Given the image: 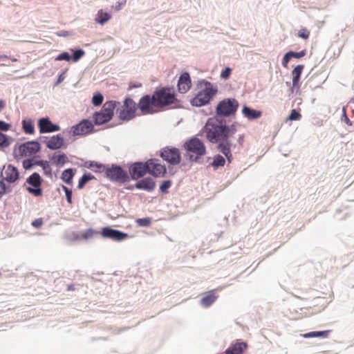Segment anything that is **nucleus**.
Listing matches in <instances>:
<instances>
[{
  "mask_svg": "<svg viewBox=\"0 0 354 354\" xmlns=\"http://www.w3.org/2000/svg\"><path fill=\"white\" fill-rule=\"evenodd\" d=\"M192 86V81L189 74L187 72L182 73L178 78V92L187 93Z\"/></svg>",
  "mask_w": 354,
  "mask_h": 354,
  "instance_id": "f3484780",
  "label": "nucleus"
},
{
  "mask_svg": "<svg viewBox=\"0 0 354 354\" xmlns=\"http://www.w3.org/2000/svg\"><path fill=\"white\" fill-rule=\"evenodd\" d=\"M231 71L232 69L230 68H225L223 71H222L221 73V77L224 80L228 79L230 76Z\"/></svg>",
  "mask_w": 354,
  "mask_h": 354,
  "instance_id": "49530a36",
  "label": "nucleus"
},
{
  "mask_svg": "<svg viewBox=\"0 0 354 354\" xmlns=\"http://www.w3.org/2000/svg\"><path fill=\"white\" fill-rule=\"evenodd\" d=\"M151 218H138L136 220V223L140 226H149L151 224Z\"/></svg>",
  "mask_w": 354,
  "mask_h": 354,
  "instance_id": "58836bf2",
  "label": "nucleus"
},
{
  "mask_svg": "<svg viewBox=\"0 0 354 354\" xmlns=\"http://www.w3.org/2000/svg\"><path fill=\"white\" fill-rule=\"evenodd\" d=\"M137 104L131 98H126L119 113V118L122 120H130L136 115Z\"/></svg>",
  "mask_w": 354,
  "mask_h": 354,
  "instance_id": "0eeeda50",
  "label": "nucleus"
},
{
  "mask_svg": "<svg viewBox=\"0 0 354 354\" xmlns=\"http://www.w3.org/2000/svg\"><path fill=\"white\" fill-rule=\"evenodd\" d=\"M201 84L205 85V88L191 100V104L195 106L207 104L217 93V88L210 82L203 80Z\"/></svg>",
  "mask_w": 354,
  "mask_h": 354,
  "instance_id": "f03ea898",
  "label": "nucleus"
},
{
  "mask_svg": "<svg viewBox=\"0 0 354 354\" xmlns=\"http://www.w3.org/2000/svg\"><path fill=\"white\" fill-rule=\"evenodd\" d=\"M330 333V330H324V331H313V332L303 334L302 336L304 338H310V337L326 338L328 337V335Z\"/></svg>",
  "mask_w": 354,
  "mask_h": 354,
  "instance_id": "c756f323",
  "label": "nucleus"
},
{
  "mask_svg": "<svg viewBox=\"0 0 354 354\" xmlns=\"http://www.w3.org/2000/svg\"><path fill=\"white\" fill-rule=\"evenodd\" d=\"M6 58H8V57L6 55L0 56V59H6Z\"/></svg>",
  "mask_w": 354,
  "mask_h": 354,
  "instance_id": "13d9d810",
  "label": "nucleus"
},
{
  "mask_svg": "<svg viewBox=\"0 0 354 354\" xmlns=\"http://www.w3.org/2000/svg\"><path fill=\"white\" fill-rule=\"evenodd\" d=\"M155 102L153 95L151 97L149 95H146L140 98L137 107L140 109L142 114H151L158 110Z\"/></svg>",
  "mask_w": 354,
  "mask_h": 354,
  "instance_id": "1a4fd4ad",
  "label": "nucleus"
},
{
  "mask_svg": "<svg viewBox=\"0 0 354 354\" xmlns=\"http://www.w3.org/2000/svg\"><path fill=\"white\" fill-rule=\"evenodd\" d=\"M13 62H16L17 61V59H12Z\"/></svg>",
  "mask_w": 354,
  "mask_h": 354,
  "instance_id": "bf43d9fd",
  "label": "nucleus"
},
{
  "mask_svg": "<svg viewBox=\"0 0 354 354\" xmlns=\"http://www.w3.org/2000/svg\"><path fill=\"white\" fill-rule=\"evenodd\" d=\"M310 30L307 28H301L298 31V36L302 39H308L310 36Z\"/></svg>",
  "mask_w": 354,
  "mask_h": 354,
  "instance_id": "a19ab883",
  "label": "nucleus"
},
{
  "mask_svg": "<svg viewBox=\"0 0 354 354\" xmlns=\"http://www.w3.org/2000/svg\"><path fill=\"white\" fill-rule=\"evenodd\" d=\"M225 158L221 155H217L214 157V161L212 163V165L214 168H217L218 167L223 166L225 165Z\"/></svg>",
  "mask_w": 354,
  "mask_h": 354,
  "instance_id": "c9c22d12",
  "label": "nucleus"
},
{
  "mask_svg": "<svg viewBox=\"0 0 354 354\" xmlns=\"http://www.w3.org/2000/svg\"><path fill=\"white\" fill-rule=\"evenodd\" d=\"M153 95L158 109L173 103L175 99L174 91L170 88H162L156 90Z\"/></svg>",
  "mask_w": 354,
  "mask_h": 354,
  "instance_id": "39448f33",
  "label": "nucleus"
},
{
  "mask_svg": "<svg viewBox=\"0 0 354 354\" xmlns=\"http://www.w3.org/2000/svg\"><path fill=\"white\" fill-rule=\"evenodd\" d=\"M40 149V145L38 142L31 141L21 145L15 153H18L20 156H32L38 152Z\"/></svg>",
  "mask_w": 354,
  "mask_h": 354,
  "instance_id": "9b49d317",
  "label": "nucleus"
},
{
  "mask_svg": "<svg viewBox=\"0 0 354 354\" xmlns=\"http://www.w3.org/2000/svg\"><path fill=\"white\" fill-rule=\"evenodd\" d=\"M111 16L109 13L106 12H104L103 10H100L95 18V21L97 24L100 25H104L106 24L110 19Z\"/></svg>",
  "mask_w": 354,
  "mask_h": 354,
  "instance_id": "cd10ccee",
  "label": "nucleus"
},
{
  "mask_svg": "<svg viewBox=\"0 0 354 354\" xmlns=\"http://www.w3.org/2000/svg\"><path fill=\"white\" fill-rule=\"evenodd\" d=\"M156 186L154 180L151 178H145L136 183V187L139 189H144L151 192L154 189Z\"/></svg>",
  "mask_w": 354,
  "mask_h": 354,
  "instance_id": "4be33fe9",
  "label": "nucleus"
},
{
  "mask_svg": "<svg viewBox=\"0 0 354 354\" xmlns=\"http://www.w3.org/2000/svg\"><path fill=\"white\" fill-rule=\"evenodd\" d=\"M10 192L9 187H7L3 180L0 181V196L6 192Z\"/></svg>",
  "mask_w": 354,
  "mask_h": 354,
  "instance_id": "de8ad7c7",
  "label": "nucleus"
},
{
  "mask_svg": "<svg viewBox=\"0 0 354 354\" xmlns=\"http://www.w3.org/2000/svg\"><path fill=\"white\" fill-rule=\"evenodd\" d=\"M238 106L239 102L235 99H225L217 105L216 113L221 116H229L236 111Z\"/></svg>",
  "mask_w": 354,
  "mask_h": 354,
  "instance_id": "423d86ee",
  "label": "nucleus"
},
{
  "mask_svg": "<svg viewBox=\"0 0 354 354\" xmlns=\"http://www.w3.org/2000/svg\"><path fill=\"white\" fill-rule=\"evenodd\" d=\"M104 97L102 94L96 93L92 98V102L95 106L100 105L103 102Z\"/></svg>",
  "mask_w": 354,
  "mask_h": 354,
  "instance_id": "4c0bfd02",
  "label": "nucleus"
},
{
  "mask_svg": "<svg viewBox=\"0 0 354 354\" xmlns=\"http://www.w3.org/2000/svg\"><path fill=\"white\" fill-rule=\"evenodd\" d=\"M161 157L165 160L166 161L174 164L176 162L177 160V150L174 149H168L165 148L161 152Z\"/></svg>",
  "mask_w": 354,
  "mask_h": 354,
  "instance_id": "b1692460",
  "label": "nucleus"
},
{
  "mask_svg": "<svg viewBox=\"0 0 354 354\" xmlns=\"http://www.w3.org/2000/svg\"><path fill=\"white\" fill-rule=\"evenodd\" d=\"M43 225V219L41 218H37L32 222V225L35 227L39 228Z\"/></svg>",
  "mask_w": 354,
  "mask_h": 354,
  "instance_id": "3c124183",
  "label": "nucleus"
},
{
  "mask_svg": "<svg viewBox=\"0 0 354 354\" xmlns=\"http://www.w3.org/2000/svg\"><path fill=\"white\" fill-rule=\"evenodd\" d=\"M4 102L3 100L0 99V109H3L4 107Z\"/></svg>",
  "mask_w": 354,
  "mask_h": 354,
  "instance_id": "4d7b16f0",
  "label": "nucleus"
},
{
  "mask_svg": "<svg viewBox=\"0 0 354 354\" xmlns=\"http://www.w3.org/2000/svg\"><path fill=\"white\" fill-rule=\"evenodd\" d=\"M88 168L92 169L95 172H106V168L102 164L97 163L96 162H91L88 166Z\"/></svg>",
  "mask_w": 354,
  "mask_h": 354,
  "instance_id": "2f4dec72",
  "label": "nucleus"
},
{
  "mask_svg": "<svg viewBox=\"0 0 354 354\" xmlns=\"http://www.w3.org/2000/svg\"><path fill=\"white\" fill-rule=\"evenodd\" d=\"M207 139L212 142H218V149L225 156L229 162H231L232 156L231 148L236 147V144L242 146L244 135L237 134L236 126H226L216 118H209L205 126Z\"/></svg>",
  "mask_w": 354,
  "mask_h": 354,
  "instance_id": "f257e3e1",
  "label": "nucleus"
},
{
  "mask_svg": "<svg viewBox=\"0 0 354 354\" xmlns=\"http://www.w3.org/2000/svg\"><path fill=\"white\" fill-rule=\"evenodd\" d=\"M40 133H51L60 130L59 126L51 122L48 118H42L38 120Z\"/></svg>",
  "mask_w": 354,
  "mask_h": 354,
  "instance_id": "dca6fc26",
  "label": "nucleus"
},
{
  "mask_svg": "<svg viewBox=\"0 0 354 354\" xmlns=\"http://www.w3.org/2000/svg\"><path fill=\"white\" fill-rule=\"evenodd\" d=\"M11 125L4 121L0 120V131H6L10 129Z\"/></svg>",
  "mask_w": 354,
  "mask_h": 354,
  "instance_id": "09e8293b",
  "label": "nucleus"
},
{
  "mask_svg": "<svg viewBox=\"0 0 354 354\" xmlns=\"http://www.w3.org/2000/svg\"><path fill=\"white\" fill-rule=\"evenodd\" d=\"M84 54H85V52L83 50H82V49L76 50L74 51L73 55L71 57V59H73V61L74 62H76L79 59H80L81 57L84 55Z\"/></svg>",
  "mask_w": 354,
  "mask_h": 354,
  "instance_id": "e433bc0d",
  "label": "nucleus"
},
{
  "mask_svg": "<svg viewBox=\"0 0 354 354\" xmlns=\"http://www.w3.org/2000/svg\"><path fill=\"white\" fill-rule=\"evenodd\" d=\"M218 298L216 290H212L203 293L201 299V304L204 307L210 306Z\"/></svg>",
  "mask_w": 354,
  "mask_h": 354,
  "instance_id": "6ab92c4d",
  "label": "nucleus"
},
{
  "mask_svg": "<svg viewBox=\"0 0 354 354\" xmlns=\"http://www.w3.org/2000/svg\"><path fill=\"white\" fill-rule=\"evenodd\" d=\"M289 55L291 56V58H301L306 55V50H303L300 52L289 51Z\"/></svg>",
  "mask_w": 354,
  "mask_h": 354,
  "instance_id": "a18cd8bd",
  "label": "nucleus"
},
{
  "mask_svg": "<svg viewBox=\"0 0 354 354\" xmlns=\"http://www.w3.org/2000/svg\"><path fill=\"white\" fill-rule=\"evenodd\" d=\"M41 178L38 173L35 172L30 175L26 179V183L33 187H28L27 190L28 192L35 196H41L43 194V191L41 188Z\"/></svg>",
  "mask_w": 354,
  "mask_h": 354,
  "instance_id": "9d476101",
  "label": "nucleus"
},
{
  "mask_svg": "<svg viewBox=\"0 0 354 354\" xmlns=\"http://www.w3.org/2000/svg\"><path fill=\"white\" fill-rule=\"evenodd\" d=\"M71 59V56L67 52H64V53L59 54L55 58V60H57V61L66 60V61L69 62Z\"/></svg>",
  "mask_w": 354,
  "mask_h": 354,
  "instance_id": "37998d69",
  "label": "nucleus"
},
{
  "mask_svg": "<svg viewBox=\"0 0 354 354\" xmlns=\"http://www.w3.org/2000/svg\"><path fill=\"white\" fill-rule=\"evenodd\" d=\"M248 348V344L243 342H236L232 344L225 351V354H243Z\"/></svg>",
  "mask_w": 354,
  "mask_h": 354,
  "instance_id": "aec40b11",
  "label": "nucleus"
},
{
  "mask_svg": "<svg viewBox=\"0 0 354 354\" xmlns=\"http://www.w3.org/2000/svg\"><path fill=\"white\" fill-rule=\"evenodd\" d=\"M2 175L3 180L8 183H14L19 178V172L17 169L12 165H8L6 168H5Z\"/></svg>",
  "mask_w": 354,
  "mask_h": 354,
  "instance_id": "a211bd4d",
  "label": "nucleus"
},
{
  "mask_svg": "<svg viewBox=\"0 0 354 354\" xmlns=\"http://www.w3.org/2000/svg\"><path fill=\"white\" fill-rule=\"evenodd\" d=\"M93 178H95V177L91 174H84L79 180L77 185L78 189H82L88 181Z\"/></svg>",
  "mask_w": 354,
  "mask_h": 354,
  "instance_id": "f704fd0d",
  "label": "nucleus"
},
{
  "mask_svg": "<svg viewBox=\"0 0 354 354\" xmlns=\"http://www.w3.org/2000/svg\"><path fill=\"white\" fill-rule=\"evenodd\" d=\"M149 170L148 160L146 162H138L133 164L129 168V173L133 179H138L144 176Z\"/></svg>",
  "mask_w": 354,
  "mask_h": 354,
  "instance_id": "f8f14e48",
  "label": "nucleus"
},
{
  "mask_svg": "<svg viewBox=\"0 0 354 354\" xmlns=\"http://www.w3.org/2000/svg\"><path fill=\"white\" fill-rule=\"evenodd\" d=\"M21 124L22 129L26 134L35 133L34 121L32 119L23 120Z\"/></svg>",
  "mask_w": 354,
  "mask_h": 354,
  "instance_id": "c85d7f7f",
  "label": "nucleus"
},
{
  "mask_svg": "<svg viewBox=\"0 0 354 354\" xmlns=\"http://www.w3.org/2000/svg\"><path fill=\"white\" fill-rule=\"evenodd\" d=\"M343 112H344V115L342 118V120L344 121L345 123H346L349 126L352 125V122L350 121V120L348 119V118L347 117V115L346 114V111H345L344 108L343 109Z\"/></svg>",
  "mask_w": 354,
  "mask_h": 354,
  "instance_id": "864d4df0",
  "label": "nucleus"
},
{
  "mask_svg": "<svg viewBox=\"0 0 354 354\" xmlns=\"http://www.w3.org/2000/svg\"><path fill=\"white\" fill-rule=\"evenodd\" d=\"M171 183L170 180L164 181L160 186V190L162 193H167V189L170 187Z\"/></svg>",
  "mask_w": 354,
  "mask_h": 354,
  "instance_id": "c03bdc74",
  "label": "nucleus"
},
{
  "mask_svg": "<svg viewBox=\"0 0 354 354\" xmlns=\"http://www.w3.org/2000/svg\"><path fill=\"white\" fill-rule=\"evenodd\" d=\"M291 59V56L289 55V52L287 53L283 57L282 59V65L283 67L286 68L288 66V64Z\"/></svg>",
  "mask_w": 354,
  "mask_h": 354,
  "instance_id": "8fccbe9b",
  "label": "nucleus"
},
{
  "mask_svg": "<svg viewBox=\"0 0 354 354\" xmlns=\"http://www.w3.org/2000/svg\"><path fill=\"white\" fill-rule=\"evenodd\" d=\"M11 138L0 132V148L4 149L10 146L11 143Z\"/></svg>",
  "mask_w": 354,
  "mask_h": 354,
  "instance_id": "473e14b6",
  "label": "nucleus"
},
{
  "mask_svg": "<svg viewBox=\"0 0 354 354\" xmlns=\"http://www.w3.org/2000/svg\"><path fill=\"white\" fill-rule=\"evenodd\" d=\"M125 3H126V0H124L122 1H118L116 3V4L115 6H113V8L115 10L118 11L124 6Z\"/></svg>",
  "mask_w": 354,
  "mask_h": 354,
  "instance_id": "603ef678",
  "label": "nucleus"
},
{
  "mask_svg": "<svg viewBox=\"0 0 354 354\" xmlns=\"http://www.w3.org/2000/svg\"><path fill=\"white\" fill-rule=\"evenodd\" d=\"M64 143V140L62 136L60 135H56L52 136L46 142V147L50 149L55 150L60 149Z\"/></svg>",
  "mask_w": 354,
  "mask_h": 354,
  "instance_id": "412c9836",
  "label": "nucleus"
},
{
  "mask_svg": "<svg viewBox=\"0 0 354 354\" xmlns=\"http://www.w3.org/2000/svg\"><path fill=\"white\" fill-rule=\"evenodd\" d=\"M74 239L75 240H83L82 238H81V233L78 234H76L75 236H74Z\"/></svg>",
  "mask_w": 354,
  "mask_h": 354,
  "instance_id": "6e6d98bb",
  "label": "nucleus"
},
{
  "mask_svg": "<svg viewBox=\"0 0 354 354\" xmlns=\"http://www.w3.org/2000/svg\"><path fill=\"white\" fill-rule=\"evenodd\" d=\"M51 160L57 165H63L68 161V157L64 154L53 155Z\"/></svg>",
  "mask_w": 354,
  "mask_h": 354,
  "instance_id": "7c9ffc66",
  "label": "nucleus"
},
{
  "mask_svg": "<svg viewBox=\"0 0 354 354\" xmlns=\"http://www.w3.org/2000/svg\"><path fill=\"white\" fill-rule=\"evenodd\" d=\"M187 156L189 160L198 162L200 158L206 153V147L204 143L198 138H194L185 143Z\"/></svg>",
  "mask_w": 354,
  "mask_h": 354,
  "instance_id": "7ed1b4c3",
  "label": "nucleus"
},
{
  "mask_svg": "<svg viewBox=\"0 0 354 354\" xmlns=\"http://www.w3.org/2000/svg\"><path fill=\"white\" fill-rule=\"evenodd\" d=\"M178 162H180V156H178Z\"/></svg>",
  "mask_w": 354,
  "mask_h": 354,
  "instance_id": "052dcab7",
  "label": "nucleus"
},
{
  "mask_svg": "<svg viewBox=\"0 0 354 354\" xmlns=\"http://www.w3.org/2000/svg\"><path fill=\"white\" fill-rule=\"evenodd\" d=\"M106 176L111 181L120 183L126 182L129 178L127 173L121 167L117 165L106 168Z\"/></svg>",
  "mask_w": 354,
  "mask_h": 354,
  "instance_id": "6e6552de",
  "label": "nucleus"
},
{
  "mask_svg": "<svg viewBox=\"0 0 354 354\" xmlns=\"http://www.w3.org/2000/svg\"><path fill=\"white\" fill-rule=\"evenodd\" d=\"M62 189L65 192L66 201L69 204L72 203V190L66 186H62Z\"/></svg>",
  "mask_w": 354,
  "mask_h": 354,
  "instance_id": "79ce46f5",
  "label": "nucleus"
},
{
  "mask_svg": "<svg viewBox=\"0 0 354 354\" xmlns=\"http://www.w3.org/2000/svg\"><path fill=\"white\" fill-rule=\"evenodd\" d=\"M75 171V169L71 168L64 170L62 173L61 179L66 184L71 185Z\"/></svg>",
  "mask_w": 354,
  "mask_h": 354,
  "instance_id": "bb28decb",
  "label": "nucleus"
},
{
  "mask_svg": "<svg viewBox=\"0 0 354 354\" xmlns=\"http://www.w3.org/2000/svg\"><path fill=\"white\" fill-rule=\"evenodd\" d=\"M115 105L116 102L114 101L104 103L102 109L99 112H96L93 115L95 123L100 125L110 121L113 116Z\"/></svg>",
  "mask_w": 354,
  "mask_h": 354,
  "instance_id": "20e7f679",
  "label": "nucleus"
},
{
  "mask_svg": "<svg viewBox=\"0 0 354 354\" xmlns=\"http://www.w3.org/2000/svg\"><path fill=\"white\" fill-rule=\"evenodd\" d=\"M93 129L92 122L88 120H83L72 127V132L75 136H84L92 132Z\"/></svg>",
  "mask_w": 354,
  "mask_h": 354,
  "instance_id": "ddd939ff",
  "label": "nucleus"
},
{
  "mask_svg": "<svg viewBox=\"0 0 354 354\" xmlns=\"http://www.w3.org/2000/svg\"><path fill=\"white\" fill-rule=\"evenodd\" d=\"M149 170L148 173L155 177H161L166 173V167L165 165L160 164L157 159L148 160Z\"/></svg>",
  "mask_w": 354,
  "mask_h": 354,
  "instance_id": "4468645a",
  "label": "nucleus"
},
{
  "mask_svg": "<svg viewBox=\"0 0 354 354\" xmlns=\"http://www.w3.org/2000/svg\"><path fill=\"white\" fill-rule=\"evenodd\" d=\"M304 68V66L302 64L297 65L292 71V87L291 88L292 90L293 88H296L299 89L300 88V83L299 80L301 75L302 73V71Z\"/></svg>",
  "mask_w": 354,
  "mask_h": 354,
  "instance_id": "5701e85b",
  "label": "nucleus"
},
{
  "mask_svg": "<svg viewBox=\"0 0 354 354\" xmlns=\"http://www.w3.org/2000/svg\"><path fill=\"white\" fill-rule=\"evenodd\" d=\"M243 115L248 120H254L260 118L262 112L258 110L252 109L246 106H244L242 109Z\"/></svg>",
  "mask_w": 354,
  "mask_h": 354,
  "instance_id": "393cba45",
  "label": "nucleus"
},
{
  "mask_svg": "<svg viewBox=\"0 0 354 354\" xmlns=\"http://www.w3.org/2000/svg\"><path fill=\"white\" fill-rule=\"evenodd\" d=\"M37 165L41 167L44 175L51 180L53 179L52 168L47 160H39L37 162Z\"/></svg>",
  "mask_w": 354,
  "mask_h": 354,
  "instance_id": "a878e982",
  "label": "nucleus"
},
{
  "mask_svg": "<svg viewBox=\"0 0 354 354\" xmlns=\"http://www.w3.org/2000/svg\"><path fill=\"white\" fill-rule=\"evenodd\" d=\"M103 238L111 239L113 241H120L128 237V234L119 230H113L109 227H103L101 232Z\"/></svg>",
  "mask_w": 354,
  "mask_h": 354,
  "instance_id": "2eb2a0df",
  "label": "nucleus"
},
{
  "mask_svg": "<svg viewBox=\"0 0 354 354\" xmlns=\"http://www.w3.org/2000/svg\"><path fill=\"white\" fill-rule=\"evenodd\" d=\"M97 234L98 232L95 231L92 228H89L81 232V238H82V239L84 240H87L89 239H92L94 236L97 235Z\"/></svg>",
  "mask_w": 354,
  "mask_h": 354,
  "instance_id": "72a5a7b5",
  "label": "nucleus"
},
{
  "mask_svg": "<svg viewBox=\"0 0 354 354\" xmlns=\"http://www.w3.org/2000/svg\"><path fill=\"white\" fill-rule=\"evenodd\" d=\"M31 162L29 160H26L23 162V166L25 169H29L31 167Z\"/></svg>",
  "mask_w": 354,
  "mask_h": 354,
  "instance_id": "5fc2aeb1",
  "label": "nucleus"
},
{
  "mask_svg": "<svg viewBox=\"0 0 354 354\" xmlns=\"http://www.w3.org/2000/svg\"><path fill=\"white\" fill-rule=\"evenodd\" d=\"M301 118V115L295 109H292L290 112L288 120H299Z\"/></svg>",
  "mask_w": 354,
  "mask_h": 354,
  "instance_id": "ea45409f",
  "label": "nucleus"
}]
</instances>
